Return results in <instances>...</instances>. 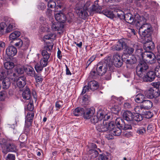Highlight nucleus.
Wrapping results in <instances>:
<instances>
[{
    "mask_svg": "<svg viewBox=\"0 0 160 160\" xmlns=\"http://www.w3.org/2000/svg\"><path fill=\"white\" fill-rule=\"evenodd\" d=\"M148 67L145 63L139 64L136 68V72L137 75L140 78H142L145 82H152L155 79L156 75L153 71L148 72L146 75V70Z\"/></svg>",
    "mask_w": 160,
    "mask_h": 160,
    "instance_id": "1",
    "label": "nucleus"
},
{
    "mask_svg": "<svg viewBox=\"0 0 160 160\" xmlns=\"http://www.w3.org/2000/svg\"><path fill=\"white\" fill-rule=\"evenodd\" d=\"M91 4L90 1H87L83 6H81L80 3H78L76 6L75 10L76 13L81 18L85 19L89 16L88 12L91 14V10L89 11L88 8Z\"/></svg>",
    "mask_w": 160,
    "mask_h": 160,
    "instance_id": "2",
    "label": "nucleus"
},
{
    "mask_svg": "<svg viewBox=\"0 0 160 160\" xmlns=\"http://www.w3.org/2000/svg\"><path fill=\"white\" fill-rule=\"evenodd\" d=\"M0 144L2 152L5 154L9 152H16L17 151V146L12 140L3 139Z\"/></svg>",
    "mask_w": 160,
    "mask_h": 160,
    "instance_id": "3",
    "label": "nucleus"
},
{
    "mask_svg": "<svg viewBox=\"0 0 160 160\" xmlns=\"http://www.w3.org/2000/svg\"><path fill=\"white\" fill-rule=\"evenodd\" d=\"M152 32L151 25L148 23H145L139 28L138 33L142 37V38H149L150 39Z\"/></svg>",
    "mask_w": 160,
    "mask_h": 160,
    "instance_id": "4",
    "label": "nucleus"
},
{
    "mask_svg": "<svg viewBox=\"0 0 160 160\" xmlns=\"http://www.w3.org/2000/svg\"><path fill=\"white\" fill-rule=\"evenodd\" d=\"M112 63L108 64V61L101 62L98 63L97 66L96 71L97 74L100 76H102L106 72L108 68H111Z\"/></svg>",
    "mask_w": 160,
    "mask_h": 160,
    "instance_id": "5",
    "label": "nucleus"
},
{
    "mask_svg": "<svg viewBox=\"0 0 160 160\" xmlns=\"http://www.w3.org/2000/svg\"><path fill=\"white\" fill-rule=\"evenodd\" d=\"M106 117L107 119L109 118V116L105 115L102 112L98 113L97 115H92L91 118V122L94 124H97L100 122Z\"/></svg>",
    "mask_w": 160,
    "mask_h": 160,
    "instance_id": "6",
    "label": "nucleus"
},
{
    "mask_svg": "<svg viewBox=\"0 0 160 160\" xmlns=\"http://www.w3.org/2000/svg\"><path fill=\"white\" fill-rule=\"evenodd\" d=\"M53 44L52 42L46 43L45 44L44 49L42 51V55L43 58L49 59L50 54L48 52H50L52 49Z\"/></svg>",
    "mask_w": 160,
    "mask_h": 160,
    "instance_id": "7",
    "label": "nucleus"
},
{
    "mask_svg": "<svg viewBox=\"0 0 160 160\" xmlns=\"http://www.w3.org/2000/svg\"><path fill=\"white\" fill-rule=\"evenodd\" d=\"M142 43L144 44L143 48L146 52H149L154 49L155 47L154 43L152 41V38L149 40V38H142Z\"/></svg>",
    "mask_w": 160,
    "mask_h": 160,
    "instance_id": "8",
    "label": "nucleus"
},
{
    "mask_svg": "<svg viewBox=\"0 0 160 160\" xmlns=\"http://www.w3.org/2000/svg\"><path fill=\"white\" fill-rule=\"evenodd\" d=\"M106 119V118H104L99 124L96 125V128L97 131L99 132H104L108 130V124Z\"/></svg>",
    "mask_w": 160,
    "mask_h": 160,
    "instance_id": "9",
    "label": "nucleus"
},
{
    "mask_svg": "<svg viewBox=\"0 0 160 160\" xmlns=\"http://www.w3.org/2000/svg\"><path fill=\"white\" fill-rule=\"evenodd\" d=\"M115 123L117 127L120 128L121 129L124 130L132 129L131 125L128 124H125L123 120L120 118H118L116 119Z\"/></svg>",
    "mask_w": 160,
    "mask_h": 160,
    "instance_id": "10",
    "label": "nucleus"
},
{
    "mask_svg": "<svg viewBox=\"0 0 160 160\" xmlns=\"http://www.w3.org/2000/svg\"><path fill=\"white\" fill-rule=\"evenodd\" d=\"M146 19L143 16H140L137 14L135 15L133 24L137 27L139 28L143 24H145Z\"/></svg>",
    "mask_w": 160,
    "mask_h": 160,
    "instance_id": "11",
    "label": "nucleus"
},
{
    "mask_svg": "<svg viewBox=\"0 0 160 160\" xmlns=\"http://www.w3.org/2000/svg\"><path fill=\"white\" fill-rule=\"evenodd\" d=\"M113 62L114 65L116 67H121L122 64V59L118 53H117L113 56Z\"/></svg>",
    "mask_w": 160,
    "mask_h": 160,
    "instance_id": "12",
    "label": "nucleus"
},
{
    "mask_svg": "<svg viewBox=\"0 0 160 160\" xmlns=\"http://www.w3.org/2000/svg\"><path fill=\"white\" fill-rule=\"evenodd\" d=\"M95 112V110L93 107L87 108L86 110L84 109L83 115L84 118L86 119H89L93 115Z\"/></svg>",
    "mask_w": 160,
    "mask_h": 160,
    "instance_id": "13",
    "label": "nucleus"
},
{
    "mask_svg": "<svg viewBox=\"0 0 160 160\" xmlns=\"http://www.w3.org/2000/svg\"><path fill=\"white\" fill-rule=\"evenodd\" d=\"M144 57H146V61L147 62L149 61L150 64H152L155 62L156 61L155 59V56L154 54L150 51L146 52V53H144V56H142L143 58H144Z\"/></svg>",
    "mask_w": 160,
    "mask_h": 160,
    "instance_id": "14",
    "label": "nucleus"
},
{
    "mask_svg": "<svg viewBox=\"0 0 160 160\" xmlns=\"http://www.w3.org/2000/svg\"><path fill=\"white\" fill-rule=\"evenodd\" d=\"M6 52L7 55L8 56L12 57L17 54V50L14 46H11L7 48Z\"/></svg>",
    "mask_w": 160,
    "mask_h": 160,
    "instance_id": "15",
    "label": "nucleus"
},
{
    "mask_svg": "<svg viewBox=\"0 0 160 160\" xmlns=\"http://www.w3.org/2000/svg\"><path fill=\"white\" fill-rule=\"evenodd\" d=\"M125 45L126 42L122 40H120L112 47V48L114 50L120 51L123 49L124 47L125 46Z\"/></svg>",
    "mask_w": 160,
    "mask_h": 160,
    "instance_id": "16",
    "label": "nucleus"
},
{
    "mask_svg": "<svg viewBox=\"0 0 160 160\" xmlns=\"http://www.w3.org/2000/svg\"><path fill=\"white\" fill-rule=\"evenodd\" d=\"M26 79L25 76H23L18 78L17 80V85L18 88H23L26 84Z\"/></svg>",
    "mask_w": 160,
    "mask_h": 160,
    "instance_id": "17",
    "label": "nucleus"
},
{
    "mask_svg": "<svg viewBox=\"0 0 160 160\" xmlns=\"http://www.w3.org/2000/svg\"><path fill=\"white\" fill-rule=\"evenodd\" d=\"M123 118L127 121H132L133 113L129 111H124L122 113Z\"/></svg>",
    "mask_w": 160,
    "mask_h": 160,
    "instance_id": "18",
    "label": "nucleus"
},
{
    "mask_svg": "<svg viewBox=\"0 0 160 160\" xmlns=\"http://www.w3.org/2000/svg\"><path fill=\"white\" fill-rule=\"evenodd\" d=\"M121 133L122 130L121 128H120V127H117L111 131V132L110 133L112 136L111 137H108V135H107L106 137L108 138V139H112L113 138L112 137V136H119L121 134Z\"/></svg>",
    "mask_w": 160,
    "mask_h": 160,
    "instance_id": "19",
    "label": "nucleus"
},
{
    "mask_svg": "<svg viewBox=\"0 0 160 160\" xmlns=\"http://www.w3.org/2000/svg\"><path fill=\"white\" fill-rule=\"evenodd\" d=\"M25 72L27 75L31 77H34L35 74V72L34 68L29 66L25 67Z\"/></svg>",
    "mask_w": 160,
    "mask_h": 160,
    "instance_id": "20",
    "label": "nucleus"
},
{
    "mask_svg": "<svg viewBox=\"0 0 160 160\" xmlns=\"http://www.w3.org/2000/svg\"><path fill=\"white\" fill-rule=\"evenodd\" d=\"M124 19L127 23L131 24L133 23L134 18L131 13H128L124 15Z\"/></svg>",
    "mask_w": 160,
    "mask_h": 160,
    "instance_id": "21",
    "label": "nucleus"
},
{
    "mask_svg": "<svg viewBox=\"0 0 160 160\" xmlns=\"http://www.w3.org/2000/svg\"><path fill=\"white\" fill-rule=\"evenodd\" d=\"M22 97L25 100H28L31 98V92L29 88L27 86L22 93Z\"/></svg>",
    "mask_w": 160,
    "mask_h": 160,
    "instance_id": "22",
    "label": "nucleus"
},
{
    "mask_svg": "<svg viewBox=\"0 0 160 160\" xmlns=\"http://www.w3.org/2000/svg\"><path fill=\"white\" fill-rule=\"evenodd\" d=\"M144 109H149L152 106V102L150 100H145L142 104Z\"/></svg>",
    "mask_w": 160,
    "mask_h": 160,
    "instance_id": "23",
    "label": "nucleus"
},
{
    "mask_svg": "<svg viewBox=\"0 0 160 160\" xmlns=\"http://www.w3.org/2000/svg\"><path fill=\"white\" fill-rule=\"evenodd\" d=\"M88 85L90 89L92 91L97 90L99 87L98 82L95 80L90 81L88 83Z\"/></svg>",
    "mask_w": 160,
    "mask_h": 160,
    "instance_id": "24",
    "label": "nucleus"
},
{
    "mask_svg": "<svg viewBox=\"0 0 160 160\" xmlns=\"http://www.w3.org/2000/svg\"><path fill=\"white\" fill-rule=\"evenodd\" d=\"M20 32L18 31H15L11 33L9 36L10 40H12L11 42L13 40L14 41L16 39H18V38L20 36Z\"/></svg>",
    "mask_w": 160,
    "mask_h": 160,
    "instance_id": "25",
    "label": "nucleus"
},
{
    "mask_svg": "<svg viewBox=\"0 0 160 160\" xmlns=\"http://www.w3.org/2000/svg\"><path fill=\"white\" fill-rule=\"evenodd\" d=\"M84 112V109L82 108H78L75 109L73 111V115L76 116H82Z\"/></svg>",
    "mask_w": 160,
    "mask_h": 160,
    "instance_id": "26",
    "label": "nucleus"
},
{
    "mask_svg": "<svg viewBox=\"0 0 160 160\" xmlns=\"http://www.w3.org/2000/svg\"><path fill=\"white\" fill-rule=\"evenodd\" d=\"M123 61L125 62L127 64H132L136 62L137 60L135 56L132 55L129 59H125Z\"/></svg>",
    "mask_w": 160,
    "mask_h": 160,
    "instance_id": "27",
    "label": "nucleus"
},
{
    "mask_svg": "<svg viewBox=\"0 0 160 160\" xmlns=\"http://www.w3.org/2000/svg\"><path fill=\"white\" fill-rule=\"evenodd\" d=\"M16 28L15 24L14 22L11 21V22L9 24V25L6 29V32L7 33H9L10 32L14 30Z\"/></svg>",
    "mask_w": 160,
    "mask_h": 160,
    "instance_id": "28",
    "label": "nucleus"
},
{
    "mask_svg": "<svg viewBox=\"0 0 160 160\" xmlns=\"http://www.w3.org/2000/svg\"><path fill=\"white\" fill-rule=\"evenodd\" d=\"M25 67L23 66H18L15 68V71L18 74H23L25 72Z\"/></svg>",
    "mask_w": 160,
    "mask_h": 160,
    "instance_id": "29",
    "label": "nucleus"
},
{
    "mask_svg": "<svg viewBox=\"0 0 160 160\" xmlns=\"http://www.w3.org/2000/svg\"><path fill=\"white\" fill-rule=\"evenodd\" d=\"M3 88L4 89H8L10 85V82L8 78H5L2 82Z\"/></svg>",
    "mask_w": 160,
    "mask_h": 160,
    "instance_id": "30",
    "label": "nucleus"
},
{
    "mask_svg": "<svg viewBox=\"0 0 160 160\" xmlns=\"http://www.w3.org/2000/svg\"><path fill=\"white\" fill-rule=\"evenodd\" d=\"M123 49L124 53L129 55L132 53L134 51L132 48L128 46L126 42L125 46L124 47Z\"/></svg>",
    "mask_w": 160,
    "mask_h": 160,
    "instance_id": "31",
    "label": "nucleus"
},
{
    "mask_svg": "<svg viewBox=\"0 0 160 160\" xmlns=\"http://www.w3.org/2000/svg\"><path fill=\"white\" fill-rule=\"evenodd\" d=\"M4 65L5 69L8 70H12L15 66L14 63L11 62H5Z\"/></svg>",
    "mask_w": 160,
    "mask_h": 160,
    "instance_id": "32",
    "label": "nucleus"
},
{
    "mask_svg": "<svg viewBox=\"0 0 160 160\" xmlns=\"http://www.w3.org/2000/svg\"><path fill=\"white\" fill-rule=\"evenodd\" d=\"M133 115L132 121H135L138 122L142 121L143 119L142 115L138 114V113H133Z\"/></svg>",
    "mask_w": 160,
    "mask_h": 160,
    "instance_id": "33",
    "label": "nucleus"
},
{
    "mask_svg": "<svg viewBox=\"0 0 160 160\" xmlns=\"http://www.w3.org/2000/svg\"><path fill=\"white\" fill-rule=\"evenodd\" d=\"M153 91H154V88H151L148 90L145 91L144 92L145 96L148 98H153L152 92Z\"/></svg>",
    "mask_w": 160,
    "mask_h": 160,
    "instance_id": "34",
    "label": "nucleus"
},
{
    "mask_svg": "<svg viewBox=\"0 0 160 160\" xmlns=\"http://www.w3.org/2000/svg\"><path fill=\"white\" fill-rule=\"evenodd\" d=\"M55 18L57 20H59L60 22L65 20L66 17L62 13H58L56 14Z\"/></svg>",
    "mask_w": 160,
    "mask_h": 160,
    "instance_id": "35",
    "label": "nucleus"
},
{
    "mask_svg": "<svg viewBox=\"0 0 160 160\" xmlns=\"http://www.w3.org/2000/svg\"><path fill=\"white\" fill-rule=\"evenodd\" d=\"M88 153L90 154H92L91 157L92 158H95L97 157L99 154L98 151L94 149H90Z\"/></svg>",
    "mask_w": 160,
    "mask_h": 160,
    "instance_id": "36",
    "label": "nucleus"
},
{
    "mask_svg": "<svg viewBox=\"0 0 160 160\" xmlns=\"http://www.w3.org/2000/svg\"><path fill=\"white\" fill-rule=\"evenodd\" d=\"M102 8L98 4L93 5L90 8L91 12L92 11H95L97 12H100L101 11Z\"/></svg>",
    "mask_w": 160,
    "mask_h": 160,
    "instance_id": "37",
    "label": "nucleus"
},
{
    "mask_svg": "<svg viewBox=\"0 0 160 160\" xmlns=\"http://www.w3.org/2000/svg\"><path fill=\"white\" fill-rule=\"evenodd\" d=\"M144 109L142 104L140 106H136L134 108V111L136 112V113H138V114L141 115H142L143 113Z\"/></svg>",
    "mask_w": 160,
    "mask_h": 160,
    "instance_id": "38",
    "label": "nucleus"
},
{
    "mask_svg": "<svg viewBox=\"0 0 160 160\" xmlns=\"http://www.w3.org/2000/svg\"><path fill=\"white\" fill-rule=\"evenodd\" d=\"M103 13L107 17L111 18H113L115 17V14L111 11L107 10L103 11Z\"/></svg>",
    "mask_w": 160,
    "mask_h": 160,
    "instance_id": "39",
    "label": "nucleus"
},
{
    "mask_svg": "<svg viewBox=\"0 0 160 160\" xmlns=\"http://www.w3.org/2000/svg\"><path fill=\"white\" fill-rule=\"evenodd\" d=\"M34 113L33 112H28L27 113L25 121L27 122H32L34 117Z\"/></svg>",
    "mask_w": 160,
    "mask_h": 160,
    "instance_id": "40",
    "label": "nucleus"
},
{
    "mask_svg": "<svg viewBox=\"0 0 160 160\" xmlns=\"http://www.w3.org/2000/svg\"><path fill=\"white\" fill-rule=\"evenodd\" d=\"M59 23L57 21L54 22L53 21L52 22L51 28L54 31H58L60 30V28L59 27Z\"/></svg>",
    "mask_w": 160,
    "mask_h": 160,
    "instance_id": "41",
    "label": "nucleus"
},
{
    "mask_svg": "<svg viewBox=\"0 0 160 160\" xmlns=\"http://www.w3.org/2000/svg\"><path fill=\"white\" fill-rule=\"evenodd\" d=\"M44 67L42 66L40 63H37L34 66V68L36 71L38 72H40L43 69Z\"/></svg>",
    "mask_w": 160,
    "mask_h": 160,
    "instance_id": "42",
    "label": "nucleus"
},
{
    "mask_svg": "<svg viewBox=\"0 0 160 160\" xmlns=\"http://www.w3.org/2000/svg\"><path fill=\"white\" fill-rule=\"evenodd\" d=\"M142 115L147 118H150L153 116V114L150 111H145L143 112Z\"/></svg>",
    "mask_w": 160,
    "mask_h": 160,
    "instance_id": "43",
    "label": "nucleus"
},
{
    "mask_svg": "<svg viewBox=\"0 0 160 160\" xmlns=\"http://www.w3.org/2000/svg\"><path fill=\"white\" fill-rule=\"evenodd\" d=\"M15 45L19 48H21L23 44L22 41L20 39L18 38L14 41Z\"/></svg>",
    "mask_w": 160,
    "mask_h": 160,
    "instance_id": "44",
    "label": "nucleus"
},
{
    "mask_svg": "<svg viewBox=\"0 0 160 160\" xmlns=\"http://www.w3.org/2000/svg\"><path fill=\"white\" fill-rule=\"evenodd\" d=\"M7 25L4 22H2L0 23V34L4 33L5 28L6 27Z\"/></svg>",
    "mask_w": 160,
    "mask_h": 160,
    "instance_id": "45",
    "label": "nucleus"
},
{
    "mask_svg": "<svg viewBox=\"0 0 160 160\" xmlns=\"http://www.w3.org/2000/svg\"><path fill=\"white\" fill-rule=\"evenodd\" d=\"M48 59L45 58H42L40 61V63L43 67H46L48 65Z\"/></svg>",
    "mask_w": 160,
    "mask_h": 160,
    "instance_id": "46",
    "label": "nucleus"
},
{
    "mask_svg": "<svg viewBox=\"0 0 160 160\" xmlns=\"http://www.w3.org/2000/svg\"><path fill=\"white\" fill-rule=\"evenodd\" d=\"M108 130L109 131V132L110 133L111 132V131L116 127H115V125L113 122H111L109 123L108 122Z\"/></svg>",
    "mask_w": 160,
    "mask_h": 160,
    "instance_id": "47",
    "label": "nucleus"
},
{
    "mask_svg": "<svg viewBox=\"0 0 160 160\" xmlns=\"http://www.w3.org/2000/svg\"><path fill=\"white\" fill-rule=\"evenodd\" d=\"M155 75L158 78H160V66H157L155 68V71L154 72Z\"/></svg>",
    "mask_w": 160,
    "mask_h": 160,
    "instance_id": "48",
    "label": "nucleus"
},
{
    "mask_svg": "<svg viewBox=\"0 0 160 160\" xmlns=\"http://www.w3.org/2000/svg\"><path fill=\"white\" fill-rule=\"evenodd\" d=\"M48 2V8H52L56 6V3L54 1L52 0H49Z\"/></svg>",
    "mask_w": 160,
    "mask_h": 160,
    "instance_id": "49",
    "label": "nucleus"
},
{
    "mask_svg": "<svg viewBox=\"0 0 160 160\" xmlns=\"http://www.w3.org/2000/svg\"><path fill=\"white\" fill-rule=\"evenodd\" d=\"M146 132L145 128L143 127H140L138 128L137 131V132L139 134L143 135Z\"/></svg>",
    "mask_w": 160,
    "mask_h": 160,
    "instance_id": "50",
    "label": "nucleus"
},
{
    "mask_svg": "<svg viewBox=\"0 0 160 160\" xmlns=\"http://www.w3.org/2000/svg\"><path fill=\"white\" fill-rule=\"evenodd\" d=\"M106 74L104 77V79L106 80H109L111 78V72L110 71H108L106 72Z\"/></svg>",
    "mask_w": 160,
    "mask_h": 160,
    "instance_id": "51",
    "label": "nucleus"
},
{
    "mask_svg": "<svg viewBox=\"0 0 160 160\" xmlns=\"http://www.w3.org/2000/svg\"><path fill=\"white\" fill-rule=\"evenodd\" d=\"M117 15L118 17L120 19H124V13L122 11H119L118 12H117Z\"/></svg>",
    "mask_w": 160,
    "mask_h": 160,
    "instance_id": "52",
    "label": "nucleus"
},
{
    "mask_svg": "<svg viewBox=\"0 0 160 160\" xmlns=\"http://www.w3.org/2000/svg\"><path fill=\"white\" fill-rule=\"evenodd\" d=\"M108 158L105 154H100L99 155L98 160H108Z\"/></svg>",
    "mask_w": 160,
    "mask_h": 160,
    "instance_id": "53",
    "label": "nucleus"
},
{
    "mask_svg": "<svg viewBox=\"0 0 160 160\" xmlns=\"http://www.w3.org/2000/svg\"><path fill=\"white\" fill-rule=\"evenodd\" d=\"M8 70H6L5 69H2L0 70V73L2 74L3 76H4L5 77L8 76Z\"/></svg>",
    "mask_w": 160,
    "mask_h": 160,
    "instance_id": "54",
    "label": "nucleus"
},
{
    "mask_svg": "<svg viewBox=\"0 0 160 160\" xmlns=\"http://www.w3.org/2000/svg\"><path fill=\"white\" fill-rule=\"evenodd\" d=\"M89 87L88 84V86H85L83 88V90L81 93V94H83L86 92H88L89 90Z\"/></svg>",
    "mask_w": 160,
    "mask_h": 160,
    "instance_id": "55",
    "label": "nucleus"
},
{
    "mask_svg": "<svg viewBox=\"0 0 160 160\" xmlns=\"http://www.w3.org/2000/svg\"><path fill=\"white\" fill-rule=\"evenodd\" d=\"M62 105V102L61 101H57L55 103V107L58 109L61 108Z\"/></svg>",
    "mask_w": 160,
    "mask_h": 160,
    "instance_id": "56",
    "label": "nucleus"
},
{
    "mask_svg": "<svg viewBox=\"0 0 160 160\" xmlns=\"http://www.w3.org/2000/svg\"><path fill=\"white\" fill-rule=\"evenodd\" d=\"M15 156L12 154H9L7 157V160H15Z\"/></svg>",
    "mask_w": 160,
    "mask_h": 160,
    "instance_id": "57",
    "label": "nucleus"
},
{
    "mask_svg": "<svg viewBox=\"0 0 160 160\" xmlns=\"http://www.w3.org/2000/svg\"><path fill=\"white\" fill-rule=\"evenodd\" d=\"M90 99V96L86 95L83 97L82 100L86 103H88L89 102Z\"/></svg>",
    "mask_w": 160,
    "mask_h": 160,
    "instance_id": "58",
    "label": "nucleus"
},
{
    "mask_svg": "<svg viewBox=\"0 0 160 160\" xmlns=\"http://www.w3.org/2000/svg\"><path fill=\"white\" fill-rule=\"evenodd\" d=\"M34 77L35 78L37 82H40V81H42L43 80L42 78L40 75H36L35 74Z\"/></svg>",
    "mask_w": 160,
    "mask_h": 160,
    "instance_id": "59",
    "label": "nucleus"
},
{
    "mask_svg": "<svg viewBox=\"0 0 160 160\" xmlns=\"http://www.w3.org/2000/svg\"><path fill=\"white\" fill-rule=\"evenodd\" d=\"M154 127L152 124L149 125L147 127V131L149 132H152Z\"/></svg>",
    "mask_w": 160,
    "mask_h": 160,
    "instance_id": "60",
    "label": "nucleus"
},
{
    "mask_svg": "<svg viewBox=\"0 0 160 160\" xmlns=\"http://www.w3.org/2000/svg\"><path fill=\"white\" fill-rule=\"evenodd\" d=\"M34 106L32 103H29L27 105V109L30 111H32L33 110Z\"/></svg>",
    "mask_w": 160,
    "mask_h": 160,
    "instance_id": "61",
    "label": "nucleus"
},
{
    "mask_svg": "<svg viewBox=\"0 0 160 160\" xmlns=\"http://www.w3.org/2000/svg\"><path fill=\"white\" fill-rule=\"evenodd\" d=\"M6 97V94L5 92H0V100H4Z\"/></svg>",
    "mask_w": 160,
    "mask_h": 160,
    "instance_id": "62",
    "label": "nucleus"
},
{
    "mask_svg": "<svg viewBox=\"0 0 160 160\" xmlns=\"http://www.w3.org/2000/svg\"><path fill=\"white\" fill-rule=\"evenodd\" d=\"M135 101L137 103H142V102L143 101H142L141 100L140 98L138 96V95H137L135 98Z\"/></svg>",
    "mask_w": 160,
    "mask_h": 160,
    "instance_id": "63",
    "label": "nucleus"
},
{
    "mask_svg": "<svg viewBox=\"0 0 160 160\" xmlns=\"http://www.w3.org/2000/svg\"><path fill=\"white\" fill-rule=\"evenodd\" d=\"M124 107L125 108H131V105L128 102H125L124 104Z\"/></svg>",
    "mask_w": 160,
    "mask_h": 160,
    "instance_id": "64",
    "label": "nucleus"
}]
</instances>
